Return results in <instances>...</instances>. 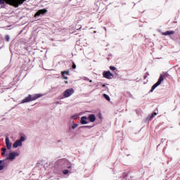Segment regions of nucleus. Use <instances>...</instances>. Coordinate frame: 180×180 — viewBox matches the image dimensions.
<instances>
[{"label": "nucleus", "instance_id": "obj_1", "mask_svg": "<svg viewBox=\"0 0 180 180\" xmlns=\"http://www.w3.org/2000/svg\"><path fill=\"white\" fill-rule=\"evenodd\" d=\"M26 0H0V5H4V4H8L14 8H18L19 5H22L23 2Z\"/></svg>", "mask_w": 180, "mask_h": 180}, {"label": "nucleus", "instance_id": "obj_3", "mask_svg": "<svg viewBox=\"0 0 180 180\" xmlns=\"http://www.w3.org/2000/svg\"><path fill=\"white\" fill-rule=\"evenodd\" d=\"M20 155V153L18 151H13L6 155V160L8 161H15L18 157Z\"/></svg>", "mask_w": 180, "mask_h": 180}, {"label": "nucleus", "instance_id": "obj_5", "mask_svg": "<svg viewBox=\"0 0 180 180\" xmlns=\"http://www.w3.org/2000/svg\"><path fill=\"white\" fill-rule=\"evenodd\" d=\"M25 136H21L20 139L16 140L13 144V148H18V147H22L23 146V141H25Z\"/></svg>", "mask_w": 180, "mask_h": 180}, {"label": "nucleus", "instance_id": "obj_13", "mask_svg": "<svg viewBox=\"0 0 180 180\" xmlns=\"http://www.w3.org/2000/svg\"><path fill=\"white\" fill-rule=\"evenodd\" d=\"M88 117H82L80 119L81 124H88Z\"/></svg>", "mask_w": 180, "mask_h": 180}, {"label": "nucleus", "instance_id": "obj_24", "mask_svg": "<svg viewBox=\"0 0 180 180\" xmlns=\"http://www.w3.org/2000/svg\"><path fill=\"white\" fill-rule=\"evenodd\" d=\"M98 117H99V119H102V114H98Z\"/></svg>", "mask_w": 180, "mask_h": 180}, {"label": "nucleus", "instance_id": "obj_9", "mask_svg": "<svg viewBox=\"0 0 180 180\" xmlns=\"http://www.w3.org/2000/svg\"><path fill=\"white\" fill-rule=\"evenodd\" d=\"M12 142L9 140V138H6V146L7 147V150H11L12 148Z\"/></svg>", "mask_w": 180, "mask_h": 180}, {"label": "nucleus", "instance_id": "obj_8", "mask_svg": "<svg viewBox=\"0 0 180 180\" xmlns=\"http://www.w3.org/2000/svg\"><path fill=\"white\" fill-rule=\"evenodd\" d=\"M79 126V124H77L74 122V121H70L69 124V130L71 131V130H75L76 127H78Z\"/></svg>", "mask_w": 180, "mask_h": 180}, {"label": "nucleus", "instance_id": "obj_19", "mask_svg": "<svg viewBox=\"0 0 180 180\" xmlns=\"http://www.w3.org/2000/svg\"><path fill=\"white\" fill-rule=\"evenodd\" d=\"M110 70H111V71H116L117 69L116 68V67L110 66Z\"/></svg>", "mask_w": 180, "mask_h": 180}, {"label": "nucleus", "instance_id": "obj_7", "mask_svg": "<svg viewBox=\"0 0 180 180\" xmlns=\"http://www.w3.org/2000/svg\"><path fill=\"white\" fill-rule=\"evenodd\" d=\"M103 78H106V79H113V75L110 71H104L103 72Z\"/></svg>", "mask_w": 180, "mask_h": 180}, {"label": "nucleus", "instance_id": "obj_22", "mask_svg": "<svg viewBox=\"0 0 180 180\" xmlns=\"http://www.w3.org/2000/svg\"><path fill=\"white\" fill-rule=\"evenodd\" d=\"M154 116H157V113L152 114V116L150 117V119H153Z\"/></svg>", "mask_w": 180, "mask_h": 180}, {"label": "nucleus", "instance_id": "obj_21", "mask_svg": "<svg viewBox=\"0 0 180 180\" xmlns=\"http://www.w3.org/2000/svg\"><path fill=\"white\" fill-rule=\"evenodd\" d=\"M9 39H10V37H8V35H6V41H9Z\"/></svg>", "mask_w": 180, "mask_h": 180}, {"label": "nucleus", "instance_id": "obj_16", "mask_svg": "<svg viewBox=\"0 0 180 180\" xmlns=\"http://www.w3.org/2000/svg\"><path fill=\"white\" fill-rule=\"evenodd\" d=\"M65 74H66V75H70V72L69 71L62 72V75H63L64 79H68V77L65 76Z\"/></svg>", "mask_w": 180, "mask_h": 180}, {"label": "nucleus", "instance_id": "obj_18", "mask_svg": "<svg viewBox=\"0 0 180 180\" xmlns=\"http://www.w3.org/2000/svg\"><path fill=\"white\" fill-rule=\"evenodd\" d=\"M103 97L105 98V99H106V101H110V97H109L108 95L103 94Z\"/></svg>", "mask_w": 180, "mask_h": 180}, {"label": "nucleus", "instance_id": "obj_6", "mask_svg": "<svg viewBox=\"0 0 180 180\" xmlns=\"http://www.w3.org/2000/svg\"><path fill=\"white\" fill-rule=\"evenodd\" d=\"M74 92V89H68L63 92V96H65V98H70L71 95H73Z\"/></svg>", "mask_w": 180, "mask_h": 180}, {"label": "nucleus", "instance_id": "obj_2", "mask_svg": "<svg viewBox=\"0 0 180 180\" xmlns=\"http://www.w3.org/2000/svg\"><path fill=\"white\" fill-rule=\"evenodd\" d=\"M43 95L41 94H34L29 95V96L26 97L22 101V103H26L27 102H32V101H36V99H39V98H41Z\"/></svg>", "mask_w": 180, "mask_h": 180}, {"label": "nucleus", "instance_id": "obj_26", "mask_svg": "<svg viewBox=\"0 0 180 180\" xmlns=\"http://www.w3.org/2000/svg\"><path fill=\"white\" fill-rule=\"evenodd\" d=\"M103 86H105V85H103Z\"/></svg>", "mask_w": 180, "mask_h": 180}, {"label": "nucleus", "instance_id": "obj_20", "mask_svg": "<svg viewBox=\"0 0 180 180\" xmlns=\"http://www.w3.org/2000/svg\"><path fill=\"white\" fill-rule=\"evenodd\" d=\"M63 174L64 175H67V174H68V170L65 169V170H63Z\"/></svg>", "mask_w": 180, "mask_h": 180}, {"label": "nucleus", "instance_id": "obj_17", "mask_svg": "<svg viewBox=\"0 0 180 180\" xmlns=\"http://www.w3.org/2000/svg\"><path fill=\"white\" fill-rule=\"evenodd\" d=\"M1 155H5V153H6V148H1Z\"/></svg>", "mask_w": 180, "mask_h": 180}, {"label": "nucleus", "instance_id": "obj_10", "mask_svg": "<svg viewBox=\"0 0 180 180\" xmlns=\"http://www.w3.org/2000/svg\"><path fill=\"white\" fill-rule=\"evenodd\" d=\"M44 13H47V10H46V9H41V10L38 11L35 13L34 16L36 18L37 16H40L41 15H44Z\"/></svg>", "mask_w": 180, "mask_h": 180}, {"label": "nucleus", "instance_id": "obj_23", "mask_svg": "<svg viewBox=\"0 0 180 180\" xmlns=\"http://www.w3.org/2000/svg\"><path fill=\"white\" fill-rule=\"evenodd\" d=\"M72 68H73L74 70H75V68H77V65H75V63H73V65H72Z\"/></svg>", "mask_w": 180, "mask_h": 180}, {"label": "nucleus", "instance_id": "obj_12", "mask_svg": "<svg viewBox=\"0 0 180 180\" xmlns=\"http://www.w3.org/2000/svg\"><path fill=\"white\" fill-rule=\"evenodd\" d=\"M7 165L5 161L0 160V171H4L6 168Z\"/></svg>", "mask_w": 180, "mask_h": 180}, {"label": "nucleus", "instance_id": "obj_4", "mask_svg": "<svg viewBox=\"0 0 180 180\" xmlns=\"http://www.w3.org/2000/svg\"><path fill=\"white\" fill-rule=\"evenodd\" d=\"M165 77H168L167 72L163 73V75H160L158 82L152 86V88L150 89V92H153L154 91V89H155V88H157V86H160V85H161V82H162V81H164V78Z\"/></svg>", "mask_w": 180, "mask_h": 180}, {"label": "nucleus", "instance_id": "obj_25", "mask_svg": "<svg viewBox=\"0 0 180 180\" xmlns=\"http://www.w3.org/2000/svg\"><path fill=\"white\" fill-rule=\"evenodd\" d=\"M90 82H92V80H90Z\"/></svg>", "mask_w": 180, "mask_h": 180}, {"label": "nucleus", "instance_id": "obj_15", "mask_svg": "<svg viewBox=\"0 0 180 180\" xmlns=\"http://www.w3.org/2000/svg\"><path fill=\"white\" fill-rule=\"evenodd\" d=\"M79 116H81L80 114H74L73 115L71 116L70 119L71 120H77L78 119V117H79Z\"/></svg>", "mask_w": 180, "mask_h": 180}, {"label": "nucleus", "instance_id": "obj_14", "mask_svg": "<svg viewBox=\"0 0 180 180\" xmlns=\"http://www.w3.org/2000/svg\"><path fill=\"white\" fill-rule=\"evenodd\" d=\"M175 31H166L165 32H162V36H171L174 34Z\"/></svg>", "mask_w": 180, "mask_h": 180}, {"label": "nucleus", "instance_id": "obj_11", "mask_svg": "<svg viewBox=\"0 0 180 180\" xmlns=\"http://www.w3.org/2000/svg\"><path fill=\"white\" fill-rule=\"evenodd\" d=\"M88 119L91 123H94L96 120V116H95L94 114H90Z\"/></svg>", "mask_w": 180, "mask_h": 180}]
</instances>
